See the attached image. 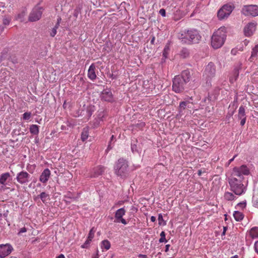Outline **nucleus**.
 <instances>
[{
    "mask_svg": "<svg viewBox=\"0 0 258 258\" xmlns=\"http://www.w3.org/2000/svg\"><path fill=\"white\" fill-rule=\"evenodd\" d=\"M178 38L183 44H190L197 43L201 38V36L196 30L182 31L179 33Z\"/></svg>",
    "mask_w": 258,
    "mask_h": 258,
    "instance_id": "f257e3e1",
    "label": "nucleus"
},
{
    "mask_svg": "<svg viewBox=\"0 0 258 258\" xmlns=\"http://www.w3.org/2000/svg\"><path fill=\"white\" fill-rule=\"evenodd\" d=\"M226 28L221 27L214 32L211 37V46L218 49L223 46L226 38Z\"/></svg>",
    "mask_w": 258,
    "mask_h": 258,
    "instance_id": "f03ea898",
    "label": "nucleus"
},
{
    "mask_svg": "<svg viewBox=\"0 0 258 258\" xmlns=\"http://www.w3.org/2000/svg\"><path fill=\"white\" fill-rule=\"evenodd\" d=\"M242 180L243 179L232 175L228 179L230 189L236 195L241 196L246 191V187L243 184Z\"/></svg>",
    "mask_w": 258,
    "mask_h": 258,
    "instance_id": "7ed1b4c3",
    "label": "nucleus"
},
{
    "mask_svg": "<svg viewBox=\"0 0 258 258\" xmlns=\"http://www.w3.org/2000/svg\"><path fill=\"white\" fill-rule=\"evenodd\" d=\"M128 165L126 160L123 158H120L116 162L114 167V173L121 178H124L127 177L128 174Z\"/></svg>",
    "mask_w": 258,
    "mask_h": 258,
    "instance_id": "20e7f679",
    "label": "nucleus"
},
{
    "mask_svg": "<svg viewBox=\"0 0 258 258\" xmlns=\"http://www.w3.org/2000/svg\"><path fill=\"white\" fill-rule=\"evenodd\" d=\"M216 72V70L215 64L212 62H209L208 65L206 66L203 73V78L207 83H210L211 80L215 77Z\"/></svg>",
    "mask_w": 258,
    "mask_h": 258,
    "instance_id": "39448f33",
    "label": "nucleus"
},
{
    "mask_svg": "<svg viewBox=\"0 0 258 258\" xmlns=\"http://www.w3.org/2000/svg\"><path fill=\"white\" fill-rule=\"evenodd\" d=\"M250 174L249 168L245 165H242L240 167H235L233 168L231 175L239 178L243 180L244 175H248Z\"/></svg>",
    "mask_w": 258,
    "mask_h": 258,
    "instance_id": "423d86ee",
    "label": "nucleus"
},
{
    "mask_svg": "<svg viewBox=\"0 0 258 258\" xmlns=\"http://www.w3.org/2000/svg\"><path fill=\"white\" fill-rule=\"evenodd\" d=\"M186 83L180 76H175L173 80L172 90L177 93L182 92L184 89Z\"/></svg>",
    "mask_w": 258,
    "mask_h": 258,
    "instance_id": "0eeeda50",
    "label": "nucleus"
},
{
    "mask_svg": "<svg viewBox=\"0 0 258 258\" xmlns=\"http://www.w3.org/2000/svg\"><path fill=\"white\" fill-rule=\"evenodd\" d=\"M234 9V7L230 5H224L217 13L219 20H222L227 18Z\"/></svg>",
    "mask_w": 258,
    "mask_h": 258,
    "instance_id": "6e6552de",
    "label": "nucleus"
},
{
    "mask_svg": "<svg viewBox=\"0 0 258 258\" xmlns=\"http://www.w3.org/2000/svg\"><path fill=\"white\" fill-rule=\"evenodd\" d=\"M241 13L246 16L255 17L258 16V6L256 5L244 6Z\"/></svg>",
    "mask_w": 258,
    "mask_h": 258,
    "instance_id": "1a4fd4ad",
    "label": "nucleus"
},
{
    "mask_svg": "<svg viewBox=\"0 0 258 258\" xmlns=\"http://www.w3.org/2000/svg\"><path fill=\"white\" fill-rule=\"evenodd\" d=\"M16 180L21 185H27L31 180V175L25 171H22L17 174Z\"/></svg>",
    "mask_w": 258,
    "mask_h": 258,
    "instance_id": "9d476101",
    "label": "nucleus"
},
{
    "mask_svg": "<svg viewBox=\"0 0 258 258\" xmlns=\"http://www.w3.org/2000/svg\"><path fill=\"white\" fill-rule=\"evenodd\" d=\"M42 8L39 6L34 7L29 16V20L35 22L39 20L42 16Z\"/></svg>",
    "mask_w": 258,
    "mask_h": 258,
    "instance_id": "9b49d317",
    "label": "nucleus"
},
{
    "mask_svg": "<svg viewBox=\"0 0 258 258\" xmlns=\"http://www.w3.org/2000/svg\"><path fill=\"white\" fill-rule=\"evenodd\" d=\"M126 211L124 208H121L118 209L115 213V220L114 222L119 223L121 222L124 225L127 224L126 220L123 218V216L125 215Z\"/></svg>",
    "mask_w": 258,
    "mask_h": 258,
    "instance_id": "f8f14e48",
    "label": "nucleus"
},
{
    "mask_svg": "<svg viewBox=\"0 0 258 258\" xmlns=\"http://www.w3.org/2000/svg\"><path fill=\"white\" fill-rule=\"evenodd\" d=\"M13 250L10 244H0V257L4 258L10 254Z\"/></svg>",
    "mask_w": 258,
    "mask_h": 258,
    "instance_id": "ddd939ff",
    "label": "nucleus"
},
{
    "mask_svg": "<svg viewBox=\"0 0 258 258\" xmlns=\"http://www.w3.org/2000/svg\"><path fill=\"white\" fill-rule=\"evenodd\" d=\"M256 24L254 22L248 23L244 28V33L246 36L249 37L253 35L256 29Z\"/></svg>",
    "mask_w": 258,
    "mask_h": 258,
    "instance_id": "4468645a",
    "label": "nucleus"
},
{
    "mask_svg": "<svg viewBox=\"0 0 258 258\" xmlns=\"http://www.w3.org/2000/svg\"><path fill=\"white\" fill-rule=\"evenodd\" d=\"M242 68V63L239 62L237 65L235 67L233 72L232 76L229 78V81L231 83L235 82L238 78L239 71Z\"/></svg>",
    "mask_w": 258,
    "mask_h": 258,
    "instance_id": "2eb2a0df",
    "label": "nucleus"
},
{
    "mask_svg": "<svg viewBox=\"0 0 258 258\" xmlns=\"http://www.w3.org/2000/svg\"><path fill=\"white\" fill-rule=\"evenodd\" d=\"M101 99L102 100L112 102L113 101V96L112 94L111 90L106 89L102 91L100 96Z\"/></svg>",
    "mask_w": 258,
    "mask_h": 258,
    "instance_id": "dca6fc26",
    "label": "nucleus"
},
{
    "mask_svg": "<svg viewBox=\"0 0 258 258\" xmlns=\"http://www.w3.org/2000/svg\"><path fill=\"white\" fill-rule=\"evenodd\" d=\"M51 175V172L48 168L45 169L39 177V181L42 183H46L49 180Z\"/></svg>",
    "mask_w": 258,
    "mask_h": 258,
    "instance_id": "f3484780",
    "label": "nucleus"
},
{
    "mask_svg": "<svg viewBox=\"0 0 258 258\" xmlns=\"http://www.w3.org/2000/svg\"><path fill=\"white\" fill-rule=\"evenodd\" d=\"M10 78V73L6 70H2L1 75L0 76V86H4V83L7 82Z\"/></svg>",
    "mask_w": 258,
    "mask_h": 258,
    "instance_id": "a211bd4d",
    "label": "nucleus"
},
{
    "mask_svg": "<svg viewBox=\"0 0 258 258\" xmlns=\"http://www.w3.org/2000/svg\"><path fill=\"white\" fill-rule=\"evenodd\" d=\"M88 78L93 81L96 78V75L95 73V66L92 63L89 67L88 71Z\"/></svg>",
    "mask_w": 258,
    "mask_h": 258,
    "instance_id": "6ab92c4d",
    "label": "nucleus"
},
{
    "mask_svg": "<svg viewBox=\"0 0 258 258\" xmlns=\"http://www.w3.org/2000/svg\"><path fill=\"white\" fill-rule=\"evenodd\" d=\"M11 177V175L9 172L3 173L0 176V184H2V188L6 185V181Z\"/></svg>",
    "mask_w": 258,
    "mask_h": 258,
    "instance_id": "aec40b11",
    "label": "nucleus"
},
{
    "mask_svg": "<svg viewBox=\"0 0 258 258\" xmlns=\"http://www.w3.org/2000/svg\"><path fill=\"white\" fill-rule=\"evenodd\" d=\"M180 77L181 79H183L185 83L186 84L190 80V72L188 70H184L182 72L181 76Z\"/></svg>",
    "mask_w": 258,
    "mask_h": 258,
    "instance_id": "412c9836",
    "label": "nucleus"
},
{
    "mask_svg": "<svg viewBox=\"0 0 258 258\" xmlns=\"http://www.w3.org/2000/svg\"><path fill=\"white\" fill-rule=\"evenodd\" d=\"M1 22L4 26H8L10 24L12 18L9 15H4L1 18Z\"/></svg>",
    "mask_w": 258,
    "mask_h": 258,
    "instance_id": "4be33fe9",
    "label": "nucleus"
},
{
    "mask_svg": "<svg viewBox=\"0 0 258 258\" xmlns=\"http://www.w3.org/2000/svg\"><path fill=\"white\" fill-rule=\"evenodd\" d=\"M233 217L236 221H240L244 218V215L239 211H235L233 213Z\"/></svg>",
    "mask_w": 258,
    "mask_h": 258,
    "instance_id": "5701e85b",
    "label": "nucleus"
},
{
    "mask_svg": "<svg viewBox=\"0 0 258 258\" xmlns=\"http://www.w3.org/2000/svg\"><path fill=\"white\" fill-rule=\"evenodd\" d=\"M104 171V167L103 166H97L94 169V176H97L102 174Z\"/></svg>",
    "mask_w": 258,
    "mask_h": 258,
    "instance_id": "b1692460",
    "label": "nucleus"
},
{
    "mask_svg": "<svg viewBox=\"0 0 258 258\" xmlns=\"http://www.w3.org/2000/svg\"><path fill=\"white\" fill-rule=\"evenodd\" d=\"M111 246L110 242L108 240H104L101 242V247L102 249L108 250Z\"/></svg>",
    "mask_w": 258,
    "mask_h": 258,
    "instance_id": "393cba45",
    "label": "nucleus"
},
{
    "mask_svg": "<svg viewBox=\"0 0 258 258\" xmlns=\"http://www.w3.org/2000/svg\"><path fill=\"white\" fill-rule=\"evenodd\" d=\"M238 118H246V115L245 112V108L243 106H240L238 109Z\"/></svg>",
    "mask_w": 258,
    "mask_h": 258,
    "instance_id": "a878e982",
    "label": "nucleus"
},
{
    "mask_svg": "<svg viewBox=\"0 0 258 258\" xmlns=\"http://www.w3.org/2000/svg\"><path fill=\"white\" fill-rule=\"evenodd\" d=\"M30 132L33 135H37L39 134V126L36 124H32L30 127Z\"/></svg>",
    "mask_w": 258,
    "mask_h": 258,
    "instance_id": "bb28decb",
    "label": "nucleus"
},
{
    "mask_svg": "<svg viewBox=\"0 0 258 258\" xmlns=\"http://www.w3.org/2000/svg\"><path fill=\"white\" fill-rule=\"evenodd\" d=\"M249 234L252 238H258V227H255L251 228Z\"/></svg>",
    "mask_w": 258,
    "mask_h": 258,
    "instance_id": "cd10ccee",
    "label": "nucleus"
},
{
    "mask_svg": "<svg viewBox=\"0 0 258 258\" xmlns=\"http://www.w3.org/2000/svg\"><path fill=\"white\" fill-rule=\"evenodd\" d=\"M165 251L167 253V255L171 256H173L175 254L173 249L170 244L166 245Z\"/></svg>",
    "mask_w": 258,
    "mask_h": 258,
    "instance_id": "c85d7f7f",
    "label": "nucleus"
},
{
    "mask_svg": "<svg viewBox=\"0 0 258 258\" xmlns=\"http://www.w3.org/2000/svg\"><path fill=\"white\" fill-rule=\"evenodd\" d=\"M88 136H89L88 128H84L82 132V134H81L82 140L83 142H84L88 139Z\"/></svg>",
    "mask_w": 258,
    "mask_h": 258,
    "instance_id": "c756f323",
    "label": "nucleus"
},
{
    "mask_svg": "<svg viewBox=\"0 0 258 258\" xmlns=\"http://www.w3.org/2000/svg\"><path fill=\"white\" fill-rule=\"evenodd\" d=\"M224 198L228 201H233L236 198V197L230 192H226L224 194Z\"/></svg>",
    "mask_w": 258,
    "mask_h": 258,
    "instance_id": "7c9ffc66",
    "label": "nucleus"
},
{
    "mask_svg": "<svg viewBox=\"0 0 258 258\" xmlns=\"http://www.w3.org/2000/svg\"><path fill=\"white\" fill-rule=\"evenodd\" d=\"M94 232H95L93 231V228H92L89 231L88 236L87 240H86V244H90V242L92 241L94 236Z\"/></svg>",
    "mask_w": 258,
    "mask_h": 258,
    "instance_id": "2f4dec72",
    "label": "nucleus"
},
{
    "mask_svg": "<svg viewBox=\"0 0 258 258\" xmlns=\"http://www.w3.org/2000/svg\"><path fill=\"white\" fill-rule=\"evenodd\" d=\"M258 52V44L255 45V46L252 48L251 51V56L249 59L251 61L252 60V58L255 57L257 55V53Z\"/></svg>",
    "mask_w": 258,
    "mask_h": 258,
    "instance_id": "473e14b6",
    "label": "nucleus"
},
{
    "mask_svg": "<svg viewBox=\"0 0 258 258\" xmlns=\"http://www.w3.org/2000/svg\"><path fill=\"white\" fill-rule=\"evenodd\" d=\"M39 197L43 203L49 199V195L45 192H41L39 195Z\"/></svg>",
    "mask_w": 258,
    "mask_h": 258,
    "instance_id": "72a5a7b5",
    "label": "nucleus"
},
{
    "mask_svg": "<svg viewBox=\"0 0 258 258\" xmlns=\"http://www.w3.org/2000/svg\"><path fill=\"white\" fill-rule=\"evenodd\" d=\"M188 103V101H182L180 103L179 106V111L182 112L183 110L185 109L186 105Z\"/></svg>",
    "mask_w": 258,
    "mask_h": 258,
    "instance_id": "f704fd0d",
    "label": "nucleus"
},
{
    "mask_svg": "<svg viewBox=\"0 0 258 258\" xmlns=\"http://www.w3.org/2000/svg\"><path fill=\"white\" fill-rule=\"evenodd\" d=\"M160 238L159 239L160 242H166L167 241L165 238V233L164 231H162L160 233Z\"/></svg>",
    "mask_w": 258,
    "mask_h": 258,
    "instance_id": "c9c22d12",
    "label": "nucleus"
},
{
    "mask_svg": "<svg viewBox=\"0 0 258 258\" xmlns=\"http://www.w3.org/2000/svg\"><path fill=\"white\" fill-rule=\"evenodd\" d=\"M31 113L30 112H27L23 114V118L24 120H29L31 117Z\"/></svg>",
    "mask_w": 258,
    "mask_h": 258,
    "instance_id": "e433bc0d",
    "label": "nucleus"
},
{
    "mask_svg": "<svg viewBox=\"0 0 258 258\" xmlns=\"http://www.w3.org/2000/svg\"><path fill=\"white\" fill-rule=\"evenodd\" d=\"M169 47L167 45L165 46L164 49V50H163V55L165 57H167V55L168 54V52L169 51Z\"/></svg>",
    "mask_w": 258,
    "mask_h": 258,
    "instance_id": "4c0bfd02",
    "label": "nucleus"
},
{
    "mask_svg": "<svg viewBox=\"0 0 258 258\" xmlns=\"http://www.w3.org/2000/svg\"><path fill=\"white\" fill-rule=\"evenodd\" d=\"M246 202H241L236 205L237 208L243 209L246 207Z\"/></svg>",
    "mask_w": 258,
    "mask_h": 258,
    "instance_id": "58836bf2",
    "label": "nucleus"
},
{
    "mask_svg": "<svg viewBox=\"0 0 258 258\" xmlns=\"http://www.w3.org/2000/svg\"><path fill=\"white\" fill-rule=\"evenodd\" d=\"M56 32H57V31H56V28H53L52 29V30H51V32H50V36H51V37H54V36L56 35Z\"/></svg>",
    "mask_w": 258,
    "mask_h": 258,
    "instance_id": "ea45409f",
    "label": "nucleus"
},
{
    "mask_svg": "<svg viewBox=\"0 0 258 258\" xmlns=\"http://www.w3.org/2000/svg\"><path fill=\"white\" fill-rule=\"evenodd\" d=\"M158 220H159V224L161 225L162 222L163 221V217L161 214H159L158 215Z\"/></svg>",
    "mask_w": 258,
    "mask_h": 258,
    "instance_id": "a19ab883",
    "label": "nucleus"
},
{
    "mask_svg": "<svg viewBox=\"0 0 258 258\" xmlns=\"http://www.w3.org/2000/svg\"><path fill=\"white\" fill-rule=\"evenodd\" d=\"M159 13L163 17H165L166 16V11L164 9H160L159 11Z\"/></svg>",
    "mask_w": 258,
    "mask_h": 258,
    "instance_id": "79ce46f5",
    "label": "nucleus"
},
{
    "mask_svg": "<svg viewBox=\"0 0 258 258\" xmlns=\"http://www.w3.org/2000/svg\"><path fill=\"white\" fill-rule=\"evenodd\" d=\"M181 55L182 56H188V52L186 49H183L181 51Z\"/></svg>",
    "mask_w": 258,
    "mask_h": 258,
    "instance_id": "37998d69",
    "label": "nucleus"
},
{
    "mask_svg": "<svg viewBox=\"0 0 258 258\" xmlns=\"http://www.w3.org/2000/svg\"><path fill=\"white\" fill-rule=\"evenodd\" d=\"M27 231V229L25 227H23L20 229V230L19 231L18 234L20 235L21 233L26 232Z\"/></svg>",
    "mask_w": 258,
    "mask_h": 258,
    "instance_id": "c03bdc74",
    "label": "nucleus"
},
{
    "mask_svg": "<svg viewBox=\"0 0 258 258\" xmlns=\"http://www.w3.org/2000/svg\"><path fill=\"white\" fill-rule=\"evenodd\" d=\"M246 118H239V119L241 120L240 121V125L243 126L244 125V124L245 123V121H246Z\"/></svg>",
    "mask_w": 258,
    "mask_h": 258,
    "instance_id": "a18cd8bd",
    "label": "nucleus"
},
{
    "mask_svg": "<svg viewBox=\"0 0 258 258\" xmlns=\"http://www.w3.org/2000/svg\"><path fill=\"white\" fill-rule=\"evenodd\" d=\"M254 249L255 251L258 253V241L254 243Z\"/></svg>",
    "mask_w": 258,
    "mask_h": 258,
    "instance_id": "49530a36",
    "label": "nucleus"
},
{
    "mask_svg": "<svg viewBox=\"0 0 258 258\" xmlns=\"http://www.w3.org/2000/svg\"><path fill=\"white\" fill-rule=\"evenodd\" d=\"M61 20L60 18H59V19H58V21H57V23L56 24L55 27H54V28H56V29L57 30V29L58 28L59 26V22H60V20Z\"/></svg>",
    "mask_w": 258,
    "mask_h": 258,
    "instance_id": "de8ad7c7",
    "label": "nucleus"
},
{
    "mask_svg": "<svg viewBox=\"0 0 258 258\" xmlns=\"http://www.w3.org/2000/svg\"><path fill=\"white\" fill-rule=\"evenodd\" d=\"M138 256L140 258H148L147 255L145 254H140Z\"/></svg>",
    "mask_w": 258,
    "mask_h": 258,
    "instance_id": "09e8293b",
    "label": "nucleus"
},
{
    "mask_svg": "<svg viewBox=\"0 0 258 258\" xmlns=\"http://www.w3.org/2000/svg\"><path fill=\"white\" fill-rule=\"evenodd\" d=\"M236 156L237 155H235L232 158H231L228 161V165H229L234 160V158L236 157Z\"/></svg>",
    "mask_w": 258,
    "mask_h": 258,
    "instance_id": "8fccbe9b",
    "label": "nucleus"
},
{
    "mask_svg": "<svg viewBox=\"0 0 258 258\" xmlns=\"http://www.w3.org/2000/svg\"><path fill=\"white\" fill-rule=\"evenodd\" d=\"M88 244H86V241H85V243L81 246V247L83 248H87Z\"/></svg>",
    "mask_w": 258,
    "mask_h": 258,
    "instance_id": "3c124183",
    "label": "nucleus"
},
{
    "mask_svg": "<svg viewBox=\"0 0 258 258\" xmlns=\"http://www.w3.org/2000/svg\"><path fill=\"white\" fill-rule=\"evenodd\" d=\"M150 219L152 222H154L156 221V217L154 216H152Z\"/></svg>",
    "mask_w": 258,
    "mask_h": 258,
    "instance_id": "603ef678",
    "label": "nucleus"
},
{
    "mask_svg": "<svg viewBox=\"0 0 258 258\" xmlns=\"http://www.w3.org/2000/svg\"><path fill=\"white\" fill-rule=\"evenodd\" d=\"M56 258H65V256L63 254H60L58 256H57Z\"/></svg>",
    "mask_w": 258,
    "mask_h": 258,
    "instance_id": "864d4df0",
    "label": "nucleus"
},
{
    "mask_svg": "<svg viewBox=\"0 0 258 258\" xmlns=\"http://www.w3.org/2000/svg\"><path fill=\"white\" fill-rule=\"evenodd\" d=\"M231 258H238V256L237 255H235L233 256H232Z\"/></svg>",
    "mask_w": 258,
    "mask_h": 258,
    "instance_id": "5fc2aeb1",
    "label": "nucleus"
},
{
    "mask_svg": "<svg viewBox=\"0 0 258 258\" xmlns=\"http://www.w3.org/2000/svg\"><path fill=\"white\" fill-rule=\"evenodd\" d=\"M154 37L152 39V40H151V43H153L154 41Z\"/></svg>",
    "mask_w": 258,
    "mask_h": 258,
    "instance_id": "6e6d98bb",
    "label": "nucleus"
},
{
    "mask_svg": "<svg viewBox=\"0 0 258 258\" xmlns=\"http://www.w3.org/2000/svg\"><path fill=\"white\" fill-rule=\"evenodd\" d=\"M113 138H114V136L112 135V137H111V140H112L113 139Z\"/></svg>",
    "mask_w": 258,
    "mask_h": 258,
    "instance_id": "4d7b16f0",
    "label": "nucleus"
},
{
    "mask_svg": "<svg viewBox=\"0 0 258 258\" xmlns=\"http://www.w3.org/2000/svg\"><path fill=\"white\" fill-rule=\"evenodd\" d=\"M93 258H98V257H93Z\"/></svg>",
    "mask_w": 258,
    "mask_h": 258,
    "instance_id": "13d9d810",
    "label": "nucleus"
}]
</instances>
